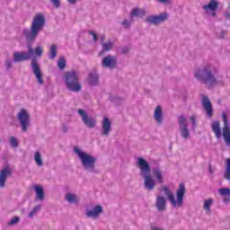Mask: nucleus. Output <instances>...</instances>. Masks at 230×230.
Masks as SVG:
<instances>
[{"instance_id": "8", "label": "nucleus", "mask_w": 230, "mask_h": 230, "mask_svg": "<svg viewBox=\"0 0 230 230\" xmlns=\"http://www.w3.org/2000/svg\"><path fill=\"white\" fill-rule=\"evenodd\" d=\"M178 125H179V130L181 137L182 139H185L187 141L188 139H190L191 134L190 133V128H188V119H186V116L180 115L178 117Z\"/></svg>"}, {"instance_id": "27", "label": "nucleus", "mask_w": 230, "mask_h": 230, "mask_svg": "<svg viewBox=\"0 0 230 230\" xmlns=\"http://www.w3.org/2000/svg\"><path fill=\"white\" fill-rule=\"evenodd\" d=\"M65 200H67L70 204H78V197L71 192L66 193Z\"/></svg>"}, {"instance_id": "6", "label": "nucleus", "mask_w": 230, "mask_h": 230, "mask_svg": "<svg viewBox=\"0 0 230 230\" xmlns=\"http://www.w3.org/2000/svg\"><path fill=\"white\" fill-rule=\"evenodd\" d=\"M223 137L225 139V143L226 146H230V128H229V119L227 118V114L223 112ZM212 132L216 134L217 139H220L222 137V129L220 128V122L216 120L212 122Z\"/></svg>"}, {"instance_id": "52", "label": "nucleus", "mask_w": 230, "mask_h": 230, "mask_svg": "<svg viewBox=\"0 0 230 230\" xmlns=\"http://www.w3.org/2000/svg\"><path fill=\"white\" fill-rule=\"evenodd\" d=\"M151 229H152V230H163V229L157 228V227H155V226H152Z\"/></svg>"}, {"instance_id": "29", "label": "nucleus", "mask_w": 230, "mask_h": 230, "mask_svg": "<svg viewBox=\"0 0 230 230\" xmlns=\"http://www.w3.org/2000/svg\"><path fill=\"white\" fill-rule=\"evenodd\" d=\"M66 66H67V61H66V58H64V56H61L58 59V67L60 71H64L66 69Z\"/></svg>"}, {"instance_id": "10", "label": "nucleus", "mask_w": 230, "mask_h": 230, "mask_svg": "<svg viewBox=\"0 0 230 230\" xmlns=\"http://www.w3.org/2000/svg\"><path fill=\"white\" fill-rule=\"evenodd\" d=\"M18 119L22 127V132H28V127H30V121H31V117L30 113H28V111L22 109L18 113Z\"/></svg>"}, {"instance_id": "33", "label": "nucleus", "mask_w": 230, "mask_h": 230, "mask_svg": "<svg viewBox=\"0 0 230 230\" xmlns=\"http://www.w3.org/2000/svg\"><path fill=\"white\" fill-rule=\"evenodd\" d=\"M34 161L38 164V166H42L44 163L42 162V156L40 155V152H36L34 155Z\"/></svg>"}, {"instance_id": "14", "label": "nucleus", "mask_w": 230, "mask_h": 230, "mask_svg": "<svg viewBox=\"0 0 230 230\" xmlns=\"http://www.w3.org/2000/svg\"><path fill=\"white\" fill-rule=\"evenodd\" d=\"M102 66L106 69H116L118 67V58L114 56L108 55L102 58Z\"/></svg>"}, {"instance_id": "22", "label": "nucleus", "mask_w": 230, "mask_h": 230, "mask_svg": "<svg viewBox=\"0 0 230 230\" xmlns=\"http://www.w3.org/2000/svg\"><path fill=\"white\" fill-rule=\"evenodd\" d=\"M34 191L36 193V200H44L46 195L44 194V188L42 185H35Z\"/></svg>"}, {"instance_id": "37", "label": "nucleus", "mask_w": 230, "mask_h": 230, "mask_svg": "<svg viewBox=\"0 0 230 230\" xmlns=\"http://www.w3.org/2000/svg\"><path fill=\"white\" fill-rule=\"evenodd\" d=\"M33 55H36V57H42L43 50L41 47H36L35 49H33Z\"/></svg>"}, {"instance_id": "44", "label": "nucleus", "mask_w": 230, "mask_h": 230, "mask_svg": "<svg viewBox=\"0 0 230 230\" xmlns=\"http://www.w3.org/2000/svg\"><path fill=\"white\" fill-rule=\"evenodd\" d=\"M224 15H225L226 19H227V20L230 19V7L228 9H226Z\"/></svg>"}, {"instance_id": "41", "label": "nucleus", "mask_w": 230, "mask_h": 230, "mask_svg": "<svg viewBox=\"0 0 230 230\" xmlns=\"http://www.w3.org/2000/svg\"><path fill=\"white\" fill-rule=\"evenodd\" d=\"M55 8H60V0H50Z\"/></svg>"}, {"instance_id": "3", "label": "nucleus", "mask_w": 230, "mask_h": 230, "mask_svg": "<svg viewBox=\"0 0 230 230\" xmlns=\"http://www.w3.org/2000/svg\"><path fill=\"white\" fill-rule=\"evenodd\" d=\"M137 166L139 168V175L144 179V187L148 191H154L155 188V180L152 177V167L146 159L138 157L137 159Z\"/></svg>"}, {"instance_id": "47", "label": "nucleus", "mask_w": 230, "mask_h": 230, "mask_svg": "<svg viewBox=\"0 0 230 230\" xmlns=\"http://www.w3.org/2000/svg\"><path fill=\"white\" fill-rule=\"evenodd\" d=\"M103 40H105V35H102L101 36V44H102V46H103Z\"/></svg>"}, {"instance_id": "38", "label": "nucleus", "mask_w": 230, "mask_h": 230, "mask_svg": "<svg viewBox=\"0 0 230 230\" xmlns=\"http://www.w3.org/2000/svg\"><path fill=\"white\" fill-rule=\"evenodd\" d=\"M19 222H21V218L19 217H14L10 220L8 226H15V224H19Z\"/></svg>"}, {"instance_id": "26", "label": "nucleus", "mask_w": 230, "mask_h": 230, "mask_svg": "<svg viewBox=\"0 0 230 230\" xmlns=\"http://www.w3.org/2000/svg\"><path fill=\"white\" fill-rule=\"evenodd\" d=\"M112 41L111 40L106 43H103L102 49L99 52V57L103 56L105 53H107V51H111V49H112Z\"/></svg>"}, {"instance_id": "34", "label": "nucleus", "mask_w": 230, "mask_h": 230, "mask_svg": "<svg viewBox=\"0 0 230 230\" xmlns=\"http://www.w3.org/2000/svg\"><path fill=\"white\" fill-rule=\"evenodd\" d=\"M9 143L13 148H17V146H19V142L17 141V138L15 137H11Z\"/></svg>"}, {"instance_id": "5", "label": "nucleus", "mask_w": 230, "mask_h": 230, "mask_svg": "<svg viewBox=\"0 0 230 230\" xmlns=\"http://www.w3.org/2000/svg\"><path fill=\"white\" fill-rule=\"evenodd\" d=\"M74 152L80 160L84 172H88L89 173H98V170H96V161H98V159L96 157L83 151L78 146L74 147Z\"/></svg>"}, {"instance_id": "24", "label": "nucleus", "mask_w": 230, "mask_h": 230, "mask_svg": "<svg viewBox=\"0 0 230 230\" xmlns=\"http://www.w3.org/2000/svg\"><path fill=\"white\" fill-rule=\"evenodd\" d=\"M146 14V12L145 9H140L138 7H136L131 11V17H145Z\"/></svg>"}, {"instance_id": "42", "label": "nucleus", "mask_w": 230, "mask_h": 230, "mask_svg": "<svg viewBox=\"0 0 230 230\" xmlns=\"http://www.w3.org/2000/svg\"><path fill=\"white\" fill-rule=\"evenodd\" d=\"M130 49L128 47H123L120 50L121 55H128Z\"/></svg>"}, {"instance_id": "19", "label": "nucleus", "mask_w": 230, "mask_h": 230, "mask_svg": "<svg viewBox=\"0 0 230 230\" xmlns=\"http://www.w3.org/2000/svg\"><path fill=\"white\" fill-rule=\"evenodd\" d=\"M155 207L157 211H166V198L163 196H157Z\"/></svg>"}, {"instance_id": "12", "label": "nucleus", "mask_w": 230, "mask_h": 230, "mask_svg": "<svg viewBox=\"0 0 230 230\" xmlns=\"http://www.w3.org/2000/svg\"><path fill=\"white\" fill-rule=\"evenodd\" d=\"M31 67L32 69L33 75L36 76V80L40 85L44 84V79H42V71L40 70V66L39 65V61L37 58H32Z\"/></svg>"}, {"instance_id": "13", "label": "nucleus", "mask_w": 230, "mask_h": 230, "mask_svg": "<svg viewBox=\"0 0 230 230\" xmlns=\"http://www.w3.org/2000/svg\"><path fill=\"white\" fill-rule=\"evenodd\" d=\"M12 175V166L5 161L3 170L0 171V188H4L6 184V179Z\"/></svg>"}, {"instance_id": "28", "label": "nucleus", "mask_w": 230, "mask_h": 230, "mask_svg": "<svg viewBox=\"0 0 230 230\" xmlns=\"http://www.w3.org/2000/svg\"><path fill=\"white\" fill-rule=\"evenodd\" d=\"M109 100L111 102V103H114V105H121V103H123L125 101L123 97H118L114 95H110Z\"/></svg>"}, {"instance_id": "25", "label": "nucleus", "mask_w": 230, "mask_h": 230, "mask_svg": "<svg viewBox=\"0 0 230 230\" xmlns=\"http://www.w3.org/2000/svg\"><path fill=\"white\" fill-rule=\"evenodd\" d=\"M217 8L218 2H217V0H210L207 5H203V10H211V12H215Z\"/></svg>"}, {"instance_id": "9", "label": "nucleus", "mask_w": 230, "mask_h": 230, "mask_svg": "<svg viewBox=\"0 0 230 230\" xmlns=\"http://www.w3.org/2000/svg\"><path fill=\"white\" fill-rule=\"evenodd\" d=\"M170 14L168 13L164 12L157 15H149L146 18V22L147 24H153V26H159V24H163V22H166Z\"/></svg>"}, {"instance_id": "23", "label": "nucleus", "mask_w": 230, "mask_h": 230, "mask_svg": "<svg viewBox=\"0 0 230 230\" xmlns=\"http://www.w3.org/2000/svg\"><path fill=\"white\" fill-rule=\"evenodd\" d=\"M218 193H219V195H221V197H225L223 199L225 204H229V202H230V189L229 188H221L218 190Z\"/></svg>"}, {"instance_id": "43", "label": "nucleus", "mask_w": 230, "mask_h": 230, "mask_svg": "<svg viewBox=\"0 0 230 230\" xmlns=\"http://www.w3.org/2000/svg\"><path fill=\"white\" fill-rule=\"evenodd\" d=\"M162 4H172V0H157Z\"/></svg>"}, {"instance_id": "16", "label": "nucleus", "mask_w": 230, "mask_h": 230, "mask_svg": "<svg viewBox=\"0 0 230 230\" xmlns=\"http://www.w3.org/2000/svg\"><path fill=\"white\" fill-rule=\"evenodd\" d=\"M102 213H103V207L96 205L93 209H87L85 215L88 218H98Z\"/></svg>"}, {"instance_id": "46", "label": "nucleus", "mask_w": 230, "mask_h": 230, "mask_svg": "<svg viewBox=\"0 0 230 230\" xmlns=\"http://www.w3.org/2000/svg\"><path fill=\"white\" fill-rule=\"evenodd\" d=\"M62 132H64V134H67L68 132V128L67 126H66V124H64L62 127Z\"/></svg>"}, {"instance_id": "1", "label": "nucleus", "mask_w": 230, "mask_h": 230, "mask_svg": "<svg viewBox=\"0 0 230 230\" xmlns=\"http://www.w3.org/2000/svg\"><path fill=\"white\" fill-rule=\"evenodd\" d=\"M44 26H46V18L41 13L36 14L33 18L31 29H23L22 34L24 35L27 40V49L26 51L14 52L13 54V62L17 64L19 62H26V60L31 59L33 57V43L37 40V37H39V33L42 31Z\"/></svg>"}, {"instance_id": "31", "label": "nucleus", "mask_w": 230, "mask_h": 230, "mask_svg": "<svg viewBox=\"0 0 230 230\" xmlns=\"http://www.w3.org/2000/svg\"><path fill=\"white\" fill-rule=\"evenodd\" d=\"M49 58L50 60H54V58H57V45L53 44L49 49Z\"/></svg>"}, {"instance_id": "51", "label": "nucleus", "mask_w": 230, "mask_h": 230, "mask_svg": "<svg viewBox=\"0 0 230 230\" xmlns=\"http://www.w3.org/2000/svg\"><path fill=\"white\" fill-rule=\"evenodd\" d=\"M211 15H212V17H217V13L215 11H212Z\"/></svg>"}, {"instance_id": "35", "label": "nucleus", "mask_w": 230, "mask_h": 230, "mask_svg": "<svg viewBox=\"0 0 230 230\" xmlns=\"http://www.w3.org/2000/svg\"><path fill=\"white\" fill-rule=\"evenodd\" d=\"M211 204H213V199H209L204 202V209L209 211L211 209Z\"/></svg>"}, {"instance_id": "39", "label": "nucleus", "mask_w": 230, "mask_h": 230, "mask_svg": "<svg viewBox=\"0 0 230 230\" xmlns=\"http://www.w3.org/2000/svg\"><path fill=\"white\" fill-rule=\"evenodd\" d=\"M190 123L192 124V130H195L197 128V119L194 116L190 117Z\"/></svg>"}, {"instance_id": "11", "label": "nucleus", "mask_w": 230, "mask_h": 230, "mask_svg": "<svg viewBox=\"0 0 230 230\" xmlns=\"http://www.w3.org/2000/svg\"><path fill=\"white\" fill-rule=\"evenodd\" d=\"M77 114L81 117V119L83 123L88 128H94L96 127V119L93 117L89 116L87 114V111L85 110L79 109L77 110Z\"/></svg>"}, {"instance_id": "7", "label": "nucleus", "mask_w": 230, "mask_h": 230, "mask_svg": "<svg viewBox=\"0 0 230 230\" xmlns=\"http://www.w3.org/2000/svg\"><path fill=\"white\" fill-rule=\"evenodd\" d=\"M64 82L68 89L73 93H80L82 91V84L76 71L72 70L65 73Z\"/></svg>"}, {"instance_id": "21", "label": "nucleus", "mask_w": 230, "mask_h": 230, "mask_svg": "<svg viewBox=\"0 0 230 230\" xmlns=\"http://www.w3.org/2000/svg\"><path fill=\"white\" fill-rule=\"evenodd\" d=\"M152 172L159 184H163V182H164V179L163 178V171H161V168L155 167L152 169Z\"/></svg>"}, {"instance_id": "18", "label": "nucleus", "mask_w": 230, "mask_h": 230, "mask_svg": "<svg viewBox=\"0 0 230 230\" xmlns=\"http://www.w3.org/2000/svg\"><path fill=\"white\" fill-rule=\"evenodd\" d=\"M202 105L208 118H213V105H211V101H209L208 96L203 97Z\"/></svg>"}, {"instance_id": "36", "label": "nucleus", "mask_w": 230, "mask_h": 230, "mask_svg": "<svg viewBox=\"0 0 230 230\" xmlns=\"http://www.w3.org/2000/svg\"><path fill=\"white\" fill-rule=\"evenodd\" d=\"M6 71H10L13 67V63L12 59H5L4 62Z\"/></svg>"}, {"instance_id": "15", "label": "nucleus", "mask_w": 230, "mask_h": 230, "mask_svg": "<svg viewBox=\"0 0 230 230\" xmlns=\"http://www.w3.org/2000/svg\"><path fill=\"white\" fill-rule=\"evenodd\" d=\"M112 130V121L107 117H103L102 121V136H109Z\"/></svg>"}, {"instance_id": "4", "label": "nucleus", "mask_w": 230, "mask_h": 230, "mask_svg": "<svg viewBox=\"0 0 230 230\" xmlns=\"http://www.w3.org/2000/svg\"><path fill=\"white\" fill-rule=\"evenodd\" d=\"M163 190L164 191L167 200L171 202L172 208H182V206H184V197L186 195V185H184V183L179 184L178 190H176V199L168 186L164 185Z\"/></svg>"}, {"instance_id": "32", "label": "nucleus", "mask_w": 230, "mask_h": 230, "mask_svg": "<svg viewBox=\"0 0 230 230\" xmlns=\"http://www.w3.org/2000/svg\"><path fill=\"white\" fill-rule=\"evenodd\" d=\"M40 209H42V205L35 206L32 208V210L29 213V215H28L29 218H33V216L37 215V213H39V211H40Z\"/></svg>"}, {"instance_id": "2", "label": "nucleus", "mask_w": 230, "mask_h": 230, "mask_svg": "<svg viewBox=\"0 0 230 230\" xmlns=\"http://www.w3.org/2000/svg\"><path fill=\"white\" fill-rule=\"evenodd\" d=\"M217 75L218 70L211 65L202 66L194 71L195 78L201 84L208 85V89H212V87H215L218 84V80L217 79Z\"/></svg>"}, {"instance_id": "40", "label": "nucleus", "mask_w": 230, "mask_h": 230, "mask_svg": "<svg viewBox=\"0 0 230 230\" xmlns=\"http://www.w3.org/2000/svg\"><path fill=\"white\" fill-rule=\"evenodd\" d=\"M88 33H89V35H92L93 37V42L98 41V34H96V32H94V31H89Z\"/></svg>"}, {"instance_id": "49", "label": "nucleus", "mask_w": 230, "mask_h": 230, "mask_svg": "<svg viewBox=\"0 0 230 230\" xmlns=\"http://www.w3.org/2000/svg\"><path fill=\"white\" fill-rule=\"evenodd\" d=\"M208 172L209 173L213 174V169H211V165L208 166Z\"/></svg>"}, {"instance_id": "45", "label": "nucleus", "mask_w": 230, "mask_h": 230, "mask_svg": "<svg viewBox=\"0 0 230 230\" xmlns=\"http://www.w3.org/2000/svg\"><path fill=\"white\" fill-rule=\"evenodd\" d=\"M122 24L126 26V28L130 27V22H128V20H124Z\"/></svg>"}, {"instance_id": "48", "label": "nucleus", "mask_w": 230, "mask_h": 230, "mask_svg": "<svg viewBox=\"0 0 230 230\" xmlns=\"http://www.w3.org/2000/svg\"><path fill=\"white\" fill-rule=\"evenodd\" d=\"M70 4H76V1L78 0H67Z\"/></svg>"}, {"instance_id": "30", "label": "nucleus", "mask_w": 230, "mask_h": 230, "mask_svg": "<svg viewBox=\"0 0 230 230\" xmlns=\"http://www.w3.org/2000/svg\"><path fill=\"white\" fill-rule=\"evenodd\" d=\"M224 179L230 181V158L226 161V172L224 174Z\"/></svg>"}, {"instance_id": "50", "label": "nucleus", "mask_w": 230, "mask_h": 230, "mask_svg": "<svg viewBox=\"0 0 230 230\" xmlns=\"http://www.w3.org/2000/svg\"><path fill=\"white\" fill-rule=\"evenodd\" d=\"M226 35V31H221V37H222V39H224V36Z\"/></svg>"}, {"instance_id": "20", "label": "nucleus", "mask_w": 230, "mask_h": 230, "mask_svg": "<svg viewBox=\"0 0 230 230\" xmlns=\"http://www.w3.org/2000/svg\"><path fill=\"white\" fill-rule=\"evenodd\" d=\"M154 119L156 120L158 125H163V108L160 105H158L155 110Z\"/></svg>"}, {"instance_id": "17", "label": "nucleus", "mask_w": 230, "mask_h": 230, "mask_svg": "<svg viewBox=\"0 0 230 230\" xmlns=\"http://www.w3.org/2000/svg\"><path fill=\"white\" fill-rule=\"evenodd\" d=\"M87 82L90 85H92V87L100 85V76L98 75V72H96V70H93L88 74Z\"/></svg>"}]
</instances>
